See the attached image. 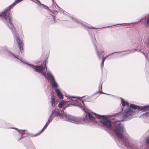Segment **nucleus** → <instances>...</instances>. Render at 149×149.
Returning <instances> with one entry per match:
<instances>
[{
  "label": "nucleus",
  "mask_w": 149,
  "mask_h": 149,
  "mask_svg": "<svg viewBox=\"0 0 149 149\" xmlns=\"http://www.w3.org/2000/svg\"><path fill=\"white\" fill-rule=\"evenodd\" d=\"M64 113V111H61V112H60L59 110L57 109H55L52 111L49 116L52 118L53 119L55 116H58L60 118L63 119L64 120L65 117V114H63L62 113Z\"/></svg>",
  "instance_id": "obj_8"
},
{
  "label": "nucleus",
  "mask_w": 149,
  "mask_h": 149,
  "mask_svg": "<svg viewBox=\"0 0 149 149\" xmlns=\"http://www.w3.org/2000/svg\"><path fill=\"white\" fill-rule=\"evenodd\" d=\"M130 107L133 109H137V113L140 111V107L134 104H131L130 105Z\"/></svg>",
  "instance_id": "obj_13"
},
{
  "label": "nucleus",
  "mask_w": 149,
  "mask_h": 149,
  "mask_svg": "<svg viewBox=\"0 0 149 149\" xmlns=\"http://www.w3.org/2000/svg\"><path fill=\"white\" fill-rule=\"evenodd\" d=\"M52 1L54 3V0H52Z\"/></svg>",
  "instance_id": "obj_33"
},
{
  "label": "nucleus",
  "mask_w": 149,
  "mask_h": 149,
  "mask_svg": "<svg viewBox=\"0 0 149 149\" xmlns=\"http://www.w3.org/2000/svg\"><path fill=\"white\" fill-rule=\"evenodd\" d=\"M149 110V105H147L144 106H140V111H145Z\"/></svg>",
  "instance_id": "obj_12"
},
{
  "label": "nucleus",
  "mask_w": 149,
  "mask_h": 149,
  "mask_svg": "<svg viewBox=\"0 0 149 149\" xmlns=\"http://www.w3.org/2000/svg\"><path fill=\"white\" fill-rule=\"evenodd\" d=\"M102 84L101 83L99 85V91H98L97 93H100L101 94H106V93H103V92L102 91H101L102 90Z\"/></svg>",
  "instance_id": "obj_17"
},
{
  "label": "nucleus",
  "mask_w": 149,
  "mask_h": 149,
  "mask_svg": "<svg viewBox=\"0 0 149 149\" xmlns=\"http://www.w3.org/2000/svg\"><path fill=\"white\" fill-rule=\"evenodd\" d=\"M55 100L54 98H52L51 100V103L52 106H55Z\"/></svg>",
  "instance_id": "obj_21"
},
{
  "label": "nucleus",
  "mask_w": 149,
  "mask_h": 149,
  "mask_svg": "<svg viewBox=\"0 0 149 149\" xmlns=\"http://www.w3.org/2000/svg\"><path fill=\"white\" fill-rule=\"evenodd\" d=\"M104 127L113 130L116 136L120 139L123 145L127 148L130 147V143L132 141V139L128 135L126 131V130L123 125L121 123H115L112 126L111 121L107 119H105L101 121Z\"/></svg>",
  "instance_id": "obj_2"
},
{
  "label": "nucleus",
  "mask_w": 149,
  "mask_h": 149,
  "mask_svg": "<svg viewBox=\"0 0 149 149\" xmlns=\"http://www.w3.org/2000/svg\"><path fill=\"white\" fill-rule=\"evenodd\" d=\"M58 107L60 108V110L61 111H63L64 110L66 107H65L64 105V101L61 102H59L58 104Z\"/></svg>",
  "instance_id": "obj_11"
},
{
  "label": "nucleus",
  "mask_w": 149,
  "mask_h": 149,
  "mask_svg": "<svg viewBox=\"0 0 149 149\" xmlns=\"http://www.w3.org/2000/svg\"><path fill=\"white\" fill-rule=\"evenodd\" d=\"M19 26L20 28H22V26L21 24H19Z\"/></svg>",
  "instance_id": "obj_32"
},
{
  "label": "nucleus",
  "mask_w": 149,
  "mask_h": 149,
  "mask_svg": "<svg viewBox=\"0 0 149 149\" xmlns=\"http://www.w3.org/2000/svg\"><path fill=\"white\" fill-rule=\"evenodd\" d=\"M53 119L52 118L49 116L48 118V121L46 124L48 125L49 124L52 120Z\"/></svg>",
  "instance_id": "obj_23"
},
{
  "label": "nucleus",
  "mask_w": 149,
  "mask_h": 149,
  "mask_svg": "<svg viewBox=\"0 0 149 149\" xmlns=\"http://www.w3.org/2000/svg\"><path fill=\"white\" fill-rule=\"evenodd\" d=\"M146 142V143H149V136L147 138Z\"/></svg>",
  "instance_id": "obj_28"
},
{
  "label": "nucleus",
  "mask_w": 149,
  "mask_h": 149,
  "mask_svg": "<svg viewBox=\"0 0 149 149\" xmlns=\"http://www.w3.org/2000/svg\"><path fill=\"white\" fill-rule=\"evenodd\" d=\"M104 61H102V62L101 63V66L102 68L103 65H104Z\"/></svg>",
  "instance_id": "obj_29"
},
{
  "label": "nucleus",
  "mask_w": 149,
  "mask_h": 149,
  "mask_svg": "<svg viewBox=\"0 0 149 149\" xmlns=\"http://www.w3.org/2000/svg\"><path fill=\"white\" fill-rule=\"evenodd\" d=\"M117 52H113V53H112L111 54H109V55H107V56H105L104 58H102V61H105V60L106 59V58H107L108 56H109L110 55H111V54H113V53H117Z\"/></svg>",
  "instance_id": "obj_25"
},
{
  "label": "nucleus",
  "mask_w": 149,
  "mask_h": 149,
  "mask_svg": "<svg viewBox=\"0 0 149 149\" xmlns=\"http://www.w3.org/2000/svg\"><path fill=\"white\" fill-rule=\"evenodd\" d=\"M128 23H123L121 24H117L116 25H121V24H128Z\"/></svg>",
  "instance_id": "obj_31"
},
{
  "label": "nucleus",
  "mask_w": 149,
  "mask_h": 149,
  "mask_svg": "<svg viewBox=\"0 0 149 149\" xmlns=\"http://www.w3.org/2000/svg\"><path fill=\"white\" fill-rule=\"evenodd\" d=\"M147 24L148 26H149V17L147 19Z\"/></svg>",
  "instance_id": "obj_30"
},
{
  "label": "nucleus",
  "mask_w": 149,
  "mask_h": 149,
  "mask_svg": "<svg viewBox=\"0 0 149 149\" xmlns=\"http://www.w3.org/2000/svg\"><path fill=\"white\" fill-rule=\"evenodd\" d=\"M92 40L93 42L94 43L96 42V40L95 39V36L94 35H93V36H91V37Z\"/></svg>",
  "instance_id": "obj_24"
},
{
  "label": "nucleus",
  "mask_w": 149,
  "mask_h": 149,
  "mask_svg": "<svg viewBox=\"0 0 149 149\" xmlns=\"http://www.w3.org/2000/svg\"><path fill=\"white\" fill-rule=\"evenodd\" d=\"M53 3V4L51 6V9L52 10L54 11H55L56 9V7H58L59 8V10L61 11V13H62L64 15L68 16V18H70L72 19L74 25V26L76 27L77 26H81V27L84 28L86 29H88L89 28L92 29H98L99 28H96L94 27H89L88 26H86V25L84 24V23L82 22L79 21L78 19L76 18H74L72 16L68 15V13L66 12L63 11V10L61 8H59L57 4H56V5L55 4H54V2Z\"/></svg>",
  "instance_id": "obj_5"
},
{
  "label": "nucleus",
  "mask_w": 149,
  "mask_h": 149,
  "mask_svg": "<svg viewBox=\"0 0 149 149\" xmlns=\"http://www.w3.org/2000/svg\"><path fill=\"white\" fill-rule=\"evenodd\" d=\"M130 147L129 148H130V149H145L143 148V147L142 146H141L136 144L132 145L130 143Z\"/></svg>",
  "instance_id": "obj_10"
},
{
  "label": "nucleus",
  "mask_w": 149,
  "mask_h": 149,
  "mask_svg": "<svg viewBox=\"0 0 149 149\" xmlns=\"http://www.w3.org/2000/svg\"><path fill=\"white\" fill-rule=\"evenodd\" d=\"M48 125H46V124H45V126H44V127H43V128H42V130L40 132V133H39L38 134H34L33 135V136H36L38 134H40L42 130H43L45 129H46L47 128V127Z\"/></svg>",
  "instance_id": "obj_22"
},
{
  "label": "nucleus",
  "mask_w": 149,
  "mask_h": 149,
  "mask_svg": "<svg viewBox=\"0 0 149 149\" xmlns=\"http://www.w3.org/2000/svg\"><path fill=\"white\" fill-rule=\"evenodd\" d=\"M22 0H15L13 3L7 8L4 11L2 12L1 14L0 13V17H2L3 21L8 26L13 34L15 38L16 39L18 47L21 52H22V50L23 49L24 45L22 41L20 40L18 37L17 34L16 32V30L12 23L11 16L10 15V10L11 8H13L16 4Z\"/></svg>",
  "instance_id": "obj_4"
},
{
  "label": "nucleus",
  "mask_w": 149,
  "mask_h": 149,
  "mask_svg": "<svg viewBox=\"0 0 149 149\" xmlns=\"http://www.w3.org/2000/svg\"><path fill=\"white\" fill-rule=\"evenodd\" d=\"M50 84L54 88L56 92L57 95L60 99H63V98L62 93L60 89L58 88V85L57 83L55 81L54 78L52 79L49 81Z\"/></svg>",
  "instance_id": "obj_7"
},
{
  "label": "nucleus",
  "mask_w": 149,
  "mask_h": 149,
  "mask_svg": "<svg viewBox=\"0 0 149 149\" xmlns=\"http://www.w3.org/2000/svg\"><path fill=\"white\" fill-rule=\"evenodd\" d=\"M67 97L70 100V102L71 103H68L67 106L66 107H71L73 105L77 106L86 113V115L84 117L81 118L65 114V117L64 120L77 124H82L84 122L85 123L95 122V118L93 116L88 112L86 113L85 104L81 98H78L74 96H70L69 95Z\"/></svg>",
  "instance_id": "obj_1"
},
{
  "label": "nucleus",
  "mask_w": 149,
  "mask_h": 149,
  "mask_svg": "<svg viewBox=\"0 0 149 149\" xmlns=\"http://www.w3.org/2000/svg\"><path fill=\"white\" fill-rule=\"evenodd\" d=\"M136 49H135L128 51L126 52L123 53H120V54H119V56H124L125 55H126L127 54H130V53L134 52H135L136 51Z\"/></svg>",
  "instance_id": "obj_15"
},
{
  "label": "nucleus",
  "mask_w": 149,
  "mask_h": 149,
  "mask_svg": "<svg viewBox=\"0 0 149 149\" xmlns=\"http://www.w3.org/2000/svg\"><path fill=\"white\" fill-rule=\"evenodd\" d=\"M95 49L97 55L99 59L101 58L100 55L104 52V49L102 48V46L101 45H99L98 47L95 45Z\"/></svg>",
  "instance_id": "obj_9"
},
{
  "label": "nucleus",
  "mask_w": 149,
  "mask_h": 149,
  "mask_svg": "<svg viewBox=\"0 0 149 149\" xmlns=\"http://www.w3.org/2000/svg\"><path fill=\"white\" fill-rule=\"evenodd\" d=\"M13 128H14V129H15L16 130H17L18 132H20V133L21 134V137L19 139V140H20L21 139L23 138L24 137L23 136L24 135V134L25 133V132H26V131L25 130H19L17 128H16L15 127Z\"/></svg>",
  "instance_id": "obj_14"
},
{
  "label": "nucleus",
  "mask_w": 149,
  "mask_h": 149,
  "mask_svg": "<svg viewBox=\"0 0 149 149\" xmlns=\"http://www.w3.org/2000/svg\"><path fill=\"white\" fill-rule=\"evenodd\" d=\"M53 20H52L51 22L52 24H54L56 23L57 22V20L56 19V17L55 16H52Z\"/></svg>",
  "instance_id": "obj_20"
},
{
  "label": "nucleus",
  "mask_w": 149,
  "mask_h": 149,
  "mask_svg": "<svg viewBox=\"0 0 149 149\" xmlns=\"http://www.w3.org/2000/svg\"><path fill=\"white\" fill-rule=\"evenodd\" d=\"M31 1L35 2L36 3H40V5H43V4H42L40 3V1H38V0H31Z\"/></svg>",
  "instance_id": "obj_26"
},
{
  "label": "nucleus",
  "mask_w": 149,
  "mask_h": 149,
  "mask_svg": "<svg viewBox=\"0 0 149 149\" xmlns=\"http://www.w3.org/2000/svg\"><path fill=\"white\" fill-rule=\"evenodd\" d=\"M47 9H48V7H47Z\"/></svg>",
  "instance_id": "obj_34"
},
{
  "label": "nucleus",
  "mask_w": 149,
  "mask_h": 149,
  "mask_svg": "<svg viewBox=\"0 0 149 149\" xmlns=\"http://www.w3.org/2000/svg\"><path fill=\"white\" fill-rule=\"evenodd\" d=\"M121 103L123 107L126 106L127 107H129V104L127 102L125 101L121 98Z\"/></svg>",
  "instance_id": "obj_16"
},
{
  "label": "nucleus",
  "mask_w": 149,
  "mask_h": 149,
  "mask_svg": "<svg viewBox=\"0 0 149 149\" xmlns=\"http://www.w3.org/2000/svg\"><path fill=\"white\" fill-rule=\"evenodd\" d=\"M136 111L128 108L126 109L124 111L122 115L123 120L126 121L129 120L134 118Z\"/></svg>",
  "instance_id": "obj_6"
},
{
  "label": "nucleus",
  "mask_w": 149,
  "mask_h": 149,
  "mask_svg": "<svg viewBox=\"0 0 149 149\" xmlns=\"http://www.w3.org/2000/svg\"><path fill=\"white\" fill-rule=\"evenodd\" d=\"M0 53L2 56H9L12 58H16V60L18 61L19 60L21 61L26 64L29 65L31 66V68L36 72L44 76L46 78L48 81H50L54 77L49 71L47 72L46 74V72L47 71V67L45 65L43 66L42 65H34L32 64H30L27 63L26 61L21 57L19 58L17 55H15L10 52L7 49L5 50L3 49H0Z\"/></svg>",
  "instance_id": "obj_3"
},
{
  "label": "nucleus",
  "mask_w": 149,
  "mask_h": 149,
  "mask_svg": "<svg viewBox=\"0 0 149 149\" xmlns=\"http://www.w3.org/2000/svg\"><path fill=\"white\" fill-rule=\"evenodd\" d=\"M95 114L97 116L98 118L100 119H105L107 117L104 115H102L99 114H97L96 113Z\"/></svg>",
  "instance_id": "obj_18"
},
{
  "label": "nucleus",
  "mask_w": 149,
  "mask_h": 149,
  "mask_svg": "<svg viewBox=\"0 0 149 149\" xmlns=\"http://www.w3.org/2000/svg\"><path fill=\"white\" fill-rule=\"evenodd\" d=\"M142 53L143 54H144L145 56V57L146 58V62H148V61H149V59H147V56L146 55H145V54L143 52H142Z\"/></svg>",
  "instance_id": "obj_27"
},
{
  "label": "nucleus",
  "mask_w": 149,
  "mask_h": 149,
  "mask_svg": "<svg viewBox=\"0 0 149 149\" xmlns=\"http://www.w3.org/2000/svg\"><path fill=\"white\" fill-rule=\"evenodd\" d=\"M142 115L145 118H146L149 116V111L147 112H146L145 113H143Z\"/></svg>",
  "instance_id": "obj_19"
}]
</instances>
